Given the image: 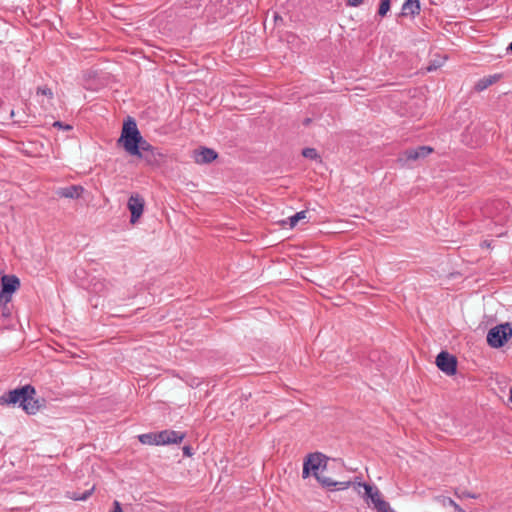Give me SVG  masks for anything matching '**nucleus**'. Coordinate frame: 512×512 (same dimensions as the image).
Listing matches in <instances>:
<instances>
[{"label":"nucleus","mask_w":512,"mask_h":512,"mask_svg":"<svg viewBox=\"0 0 512 512\" xmlns=\"http://www.w3.org/2000/svg\"><path fill=\"white\" fill-rule=\"evenodd\" d=\"M119 143H122L130 155L142 157L141 151H153V146L140 134L134 119L128 117L124 122Z\"/></svg>","instance_id":"1"},{"label":"nucleus","mask_w":512,"mask_h":512,"mask_svg":"<svg viewBox=\"0 0 512 512\" xmlns=\"http://www.w3.org/2000/svg\"><path fill=\"white\" fill-rule=\"evenodd\" d=\"M326 468V457L322 453H313L310 454L303 464L302 477L304 479L308 478L310 473L315 476V478L322 484L324 487H336L338 490L347 489L350 485L349 481L346 482H336L330 478L324 477L321 475L322 471Z\"/></svg>","instance_id":"2"},{"label":"nucleus","mask_w":512,"mask_h":512,"mask_svg":"<svg viewBox=\"0 0 512 512\" xmlns=\"http://www.w3.org/2000/svg\"><path fill=\"white\" fill-rule=\"evenodd\" d=\"M35 393V388L28 384L9 391L1 399L8 404H19L28 414H35L40 408L38 400L34 399Z\"/></svg>","instance_id":"3"},{"label":"nucleus","mask_w":512,"mask_h":512,"mask_svg":"<svg viewBox=\"0 0 512 512\" xmlns=\"http://www.w3.org/2000/svg\"><path fill=\"white\" fill-rule=\"evenodd\" d=\"M512 337L510 323L499 324L491 328L487 333V343L492 348H500Z\"/></svg>","instance_id":"4"},{"label":"nucleus","mask_w":512,"mask_h":512,"mask_svg":"<svg viewBox=\"0 0 512 512\" xmlns=\"http://www.w3.org/2000/svg\"><path fill=\"white\" fill-rule=\"evenodd\" d=\"M358 486L364 488L365 500L367 503L370 501L378 512H394V510L390 507V504L382 498L381 492L376 486L366 483H358Z\"/></svg>","instance_id":"5"},{"label":"nucleus","mask_w":512,"mask_h":512,"mask_svg":"<svg viewBox=\"0 0 512 512\" xmlns=\"http://www.w3.org/2000/svg\"><path fill=\"white\" fill-rule=\"evenodd\" d=\"M433 152V148L430 146H419L417 148H411L400 153L398 161L402 165H409L411 162L422 160Z\"/></svg>","instance_id":"6"},{"label":"nucleus","mask_w":512,"mask_h":512,"mask_svg":"<svg viewBox=\"0 0 512 512\" xmlns=\"http://www.w3.org/2000/svg\"><path fill=\"white\" fill-rule=\"evenodd\" d=\"M436 365L445 374L454 375L457 369V360L453 355L442 351L436 357Z\"/></svg>","instance_id":"7"},{"label":"nucleus","mask_w":512,"mask_h":512,"mask_svg":"<svg viewBox=\"0 0 512 512\" xmlns=\"http://www.w3.org/2000/svg\"><path fill=\"white\" fill-rule=\"evenodd\" d=\"M145 201L139 194L131 195L128 200V209L131 212L130 222L136 223L144 211Z\"/></svg>","instance_id":"8"},{"label":"nucleus","mask_w":512,"mask_h":512,"mask_svg":"<svg viewBox=\"0 0 512 512\" xmlns=\"http://www.w3.org/2000/svg\"><path fill=\"white\" fill-rule=\"evenodd\" d=\"M218 157L217 152L214 149L207 147H200L195 149L192 153V158L197 164H208L214 161Z\"/></svg>","instance_id":"9"},{"label":"nucleus","mask_w":512,"mask_h":512,"mask_svg":"<svg viewBox=\"0 0 512 512\" xmlns=\"http://www.w3.org/2000/svg\"><path fill=\"white\" fill-rule=\"evenodd\" d=\"M185 434L174 430L157 432L158 445L178 444L182 442Z\"/></svg>","instance_id":"10"},{"label":"nucleus","mask_w":512,"mask_h":512,"mask_svg":"<svg viewBox=\"0 0 512 512\" xmlns=\"http://www.w3.org/2000/svg\"><path fill=\"white\" fill-rule=\"evenodd\" d=\"M84 192V188L81 185H70L67 187H61L57 189L56 194L62 198L78 199Z\"/></svg>","instance_id":"11"},{"label":"nucleus","mask_w":512,"mask_h":512,"mask_svg":"<svg viewBox=\"0 0 512 512\" xmlns=\"http://www.w3.org/2000/svg\"><path fill=\"white\" fill-rule=\"evenodd\" d=\"M20 286V281L16 276L5 275L1 279V291L12 295Z\"/></svg>","instance_id":"12"},{"label":"nucleus","mask_w":512,"mask_h":512,"mask_svg":"<svg viewBox=\"0 0 512 512\" xmlns=\"http://www.w3.org/2000/svg\"><path fill=\"white\" fill-rule=\"evenodd\" d=\"M420 12V3L419 0H406L401 9V14L403 16L411 15L415 16L418 15Z\"/></svg>","instance_id":"13"},{"label":"nucleus","mask_w":512,"mask_h":512,"mask_svg":"<svg viewBox=\"0 0 512 512\" xmlns=\"http://www.w3.org/2000/svg\"><path fill=\"white\" fill-rule=\"evenodd\" d=\"M498 79H499L498 75H490L488 77H484V78L480 79L475 84V91L476 92H482L487 87H489L490 85L494 84Z\"/></svg>","instance_id":"14"},{"label":"nucleus","mask_w":512,"mask_h":512,"mask_svg":"<svg viewBox=\"0 0 512 512\" xmlns=\"http://www.w3.org/2000/svg\"><path fill=\"white\" fill-rule=\"evenodd\" d=\"M138 440L142 444L158 445L157 433H145L138 436Z\"/></svg>","instance_id":"15"},{"label":"nucleus","mask_w":512,"mask_h":512,"mask_svg":"<svg viewBox=\"0 0 512 512\" xmlns=\"http://www.w3.org/2000/svg\"><path fill=\"white\" fill-rule=\"evenodd\" d=\"M96 76L97 75L91 76L89 74L88 77L85 79L84 86L86 87L87 90L97 91L99 89L100 82L96 79Z\"/></svg>","instance_id":"16"},{"label":"nucleus","mask_w":512,"mask_h":512,"mask_svg":"<svg viewBox=\"0 0 512 512\" xmlns=\"http://www.w3.org/2000/svg\"><path fill=\"white\" fill-rule=\"evenodd\" d=\"M302 155L307 159L321 161V157L315 148H304L302 150Z\"/></svg>","instance_id":"17"},{"label":"nucleus","mask_w":512,"mask_h":512,"mask_svg":"<svg viewBox=\"0 0 512 512\" xmlns=\"http://www.w3.org/2000/svg\"><path fill=\"white\" fill-rule=\"evenodd\" d=\"M306 218V211H300L288 218L289 225L291 228L295 227L296 224Z\"/></svg>","instance_id":"18"},{"label":"nucleus","mask_w":512,"mask_h":512,"mask_svg":"<svg viewBox=\"0 0 512 512\" xmlns=\"http://www.w3.org/2000/svg\"><path fill=\"white\" fill-rule=\"evenodd\" d=\"M391 0H380L378 15L381 17H385L388 11L390 10Z\"/></svg>","instance_id":"19"},{"label":"nucleus","mask_w":512,"mask_h":512,"mask_svg":"<svg viewBox=\"0 0 512 512\" xmlns=\"http://www.w3.org/2000/svg\"><path fill=\"white\" fill-rule=\"evenodd\" d=\"M93 491H94V487H92L89 490H86L83 493H76L75 492V493H73V495L70 496V498L73 499V500L85 501L86 499H88L91 496Z\"/></svg>","instance_id":"20"},{"label":"nucleus","mask_w":512,"mask_h":512,"mask_svg":"<svg viewBox=\"0 0 512 512\" xmlns=\"http://www.w3.org/2000/svg\"><path fill=\"white\" fill-rule=\"evenodd\" d=\"M454 494L459 499H463V498L477 499V498H479L478 494L470 493L466 490H460V489H456Z\"/></svg>","instance_id":"21"},{"label":"nucleus","mask_w":512,"mask_h":512,"mask_svg":"<svg viewBox=\"0 0 512 512\" xmlns=\"http://www.w3.org/2000/svg\"><path fill=\"white\" fill-rule=\"evenodd\" d=\"M442 504L452 506L455 511L457 512H466L464 509H462L453 499L449 497H442L441 499Z\"/></svg>","instance_id":"22"},{"label":"nucleus","mask_w":512,"mask_h":512,"mask_svg":"<svg viewBox=\"0 0 512 512\" xmlns=\"http://www.w3.org/2000/svg\"><path fill=\"white\" fill-rule=\"evenodd\" d=\"M12 295L6 294L5 292L0 290V308L4 306L6 308V305L11 301Z\"/></svg>","instance_id":"23"},{"label":"nucleus","mask_w":512,"mask_h":512,"mask_svg":"<svg viewBox=\"0 0 512 512\" xmlns=\"http://www.w3.org/2000/svg\"><path fill=\"white\" fill-rule=\"evenodd\" d=\"M52 91L50 88L47 87H39L37 89V95L38 96H52Z\"/></svg>","instance_id":"24"},{"label":"nucleus","mask_w":512,"mask_h":512,"mask_svg":"<svg viewBox=\"0 0 512 512\" xmlns=\"http://www.w3.org/2000/svg\"><path fill=\"white\" fill-rule=\"evenodd\" d=\"M53 126L55 127H59V128H62V129H65V130H70L72 129V127L68 124H63L62 122L60 121H56L54 122Z\"/></svg>","instance_id":"25"},{"label":"nucleus","mask_w":512,"mask_h":512,"mask_svg":"<svg viewBox=\"0 0 512 512\" xmlns=\"http://www.w3.org/2000/svg\"><path fill=\"white\" fill-rule=\"evenodd\" d=\"M364 0H347V5L351 7H357L363 3Z\"/></svg>","instance_id":"26"},{"label":"nucleus","mask_w":512,"mask_h":512,"mask_svg":"<svg viewBox=\"0 0 512 512\" xmlns=\"http://www.w3.org/2000/svg\"><path fill=\"white\" fill-rule=\"evenodd\" d=\"M113 506L114 508L112 512H124L122 510L121 504L118 501H114Z\"/></svg>","instance_id":"27"},{"label":"nucleus","mask_w":512,"mask_h":512,"mask_svg":"<svg viewBox=\"0 0 512 512\" xmlns=\"http://www.w3.org/2000/svg\"><path fill=\"white\" fill-rule=\"evenodd\" d=\"M0 309H1L3 316L8 317L10 315V310L7 305H6V308H4V306H2Z\"/></svg>","instance_id":"28"},{"label":"nucleus","mask_w":512,"mask_h":512,"mask_svg":"<svg viewBox=\"0 0 512 512\" xmlns=\"http://www.w3.org/2000/svg\"><path fill=\"white\" fill-rule=\"evenodd\" d=\"M183 453L184 455L191 456V448L189 446L183 447Z\"/></svg>","instance_id":"29"},{"label":"nucleus","mask_w":512,"mask_h":512,"mask_svg":"<svg viewBox=\"0 0 512 512\" xmlns=\"http://www.w3.org/2000/svg\"><path fill=\"white\" fill-rule=\"evenodd\" d=\"M436 69H437L436 64L429 65V66L427 67V71H433V70H436Z\"/></svg>","instance_id":"30"},{"label":"nucleus","mask_w":512,"mask_h":512,"mask_svg":"<svg viewBox=\"0 0 512 512\" xmlns=\"http://www.w3.org/2000/svg\"><path fill=\"white\" fill-rule=\"evenodd\" d=\"M508 50L512 52V42L509 44Z\"/></svg>","instance_id":"31"},{"label":"nucleus","mask_w":512,"mask_h":512,"mask_svg":"<svg viewBox=\"0 0 512 512\" xmlns=\"http://www.w3.org/2000/svg\"><path fill=\"white\" fill-rule=\"evenodd\" d=\"M510 401L512 402V387L510 388Z\"/></svg>","instance_id":"32"},{"label":"nucleus","mask_w":512,"mask_h":512,"mask_svg":"<svg viewBox=\"0 0 512 512\" xmlns=\"http://www.w3.org/2000/svg\"><path fill=\"white\" fill-rule=\"evenodd\" d=\"M309 122H310V119L305 120V124H309Z\"/></svg>","instance_id":"33"}]
</instances>
